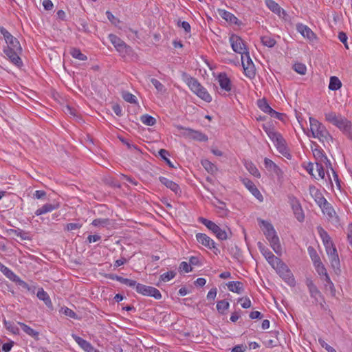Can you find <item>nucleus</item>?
<instances>
[{"mask_svg": "<svg viewBox=\"0 0 352 352\" xmlns=\"http://www.w3.org/2000/svg\"><path fill=\"white\" fill-rule=\"evenodd\" d=\"M263 129L268 137L274 143L278 152L285 157L289 155L285 141L282 135L270 127L263 126Z\"/></svg>", "mask_w": 352, "mask_h": 352, "instance_id": "nucleus-4", "label": "nucleus"}, {"mask_svg": "<svg viewBox=\"0 0 352 352\" xmlns=\"http://www.w3.org/2000/svg\"><path fill=\"white\" fill-rule=\"evenodd\" d=\"M108 222L109 219H96L92 221L91 224L94 226H105L108 224Z\"/></svg>", "mask_w": 352, "mask_h": 352, "instance_id": "nucleus-59", "label": "nucleus"}, {"mask_svg": "<svg viewBox=\"0 0 352 352\" xmlns=\"http://www.w3.org/2000/svg\"><path fill=\"white\" fill-rule=\"evenodd\" d=\"M218 14L222 19L232 24H238V19L231 12L223 9H217Z\"/></svg>", "mask_w": 352, "mask_h": 352, "instance_id": "nucleus-29", "label": "nucleus"}, {"mask_svg": "<svg viewBox=\"0 0 352 352\" xmlns=\"http://www.w3.org/2000/svg\"><path fill=\"white\" fill-rule=\"evenodd\" d=\"M176 275V273L173 271H169L166 273H164L160 276L161 280L164 282H168L173 279Z\"/></svg>", "mask_w": 352, "mask_h": 352, "instance_id": "nucleus-53", "label": "nucleus"}, {"mask_svg": "<svg viewBox=\"0 0 352 352\" xmlns=\"http://www.w3.org/2000/svg\"><path fill=\"white\" fill-rule=\"evenodd\" d=\"M230 304L226 300H221L217 303V309L220 314H224L225 311L229 308Z\"/></svg>", "mask_w": 352, "mask_h": 352, "instance_id": "nucleus-43", "label": "nucleus"}, {"mask_svg": "<svg viewBox=\"0 0 352 352\" xmlns=\"http://www.w3.org/2000/svg\"><path fill=\"white\" fill-rule=\"evenodd\" d=\"M309 194L314 199L316 204L320 206L325 204L327 199L323 197L321 192L314 186L311 185L309 188Z\"/></svg>", "mask_w": 352, "mask_h": 352, "instance_id": "nucleus-21", "label": "nucleus"}, {"mask_svg": "<svg viewBox=\"0 0 352 352\" xmlns=\"http://www.w3.org/2000/svg\"><path fill=\"white\" fill-rule=\"evenodd\" d=\"M320 208L322 209L324 214L328 217L329 220L334 221L336 222L338 221V218L334 209L327 201L325 202V204H322V206H320Z\"/></svg>", "mask_w": 352, "mask_h": 352, "instance_id": "nucleus-24", "label": "nucleus"}, {"mask_svg": "<svg viewBox=\"0 0 352 352\" xmlns=\"http://www.w3.org/2000/svg\"><path fill=\"white\" fill-rule=\"evenodd\" d=\"M159 180L162 184H164L166 188L171 190L176 195H179L182 192L179 185L175 182H173L172 180H170L164 177H160Z\"/></svg>", "mask_w": 352, "mask_h": 352, "instance_id": "nucleus-25", "label": "nucleus"}, {"mask_svg": "<svg viewBox=\"0 0 352 352\" xmlns=\"http://www.w3.org/2000/svg\"><path fill=\"white\" fill-rule=\"evenodd\" d=\"M63 314L69 317V318H77V315L71 309L68 308V307H65V308H63Z\"/></svg>", "mask_w": 352, "mask_h": 352, "instance_id": "nucleus-62", "label": "nucleus"}, {"mask_svg": "<svg viewBox=\"0 0 352 352\" xmlns=\"http://www.w3.org/2000/svg\"><path fill=\"white\" fill-rule=\"evenodd\" d=\"M324 162H316V168L318 174V177L321 179L324 177Z\"/></svg>", "mask_w": 352, "mask_h": 352, "instance_id": "nucleus-55", "label": "nucleus"}, {"mask_svg": "<svg viewBox=\"0 0 352 352\" xmlns=\"http://www.w3.org/2000/svg\"><path fill=\"white\" fill-rule=\"evenodd\" d=\"M308 250V253L314 263V265L318 263L319 261H320V256H318L317 252L316 251V250L311 247V246H309L307 249Z\"/></svg>", "mask_w": 352, "mask_h": 352, "instance_id": "nucleus-45", "label": "nucleus"}, {"mask_svg": "<svg viewBox=\"0 0 352 352\" xmlns=\"http://www.w3.org/2000/svg\"><path fill=\"white\" fill-rule=\"evenodd\" d=\"M267 261L274 270H276L278 267L279 263H280L281 262V260L279 258L275 256L274 255L272 256L270 258L267 259Z\"/></svg>", "mask_w": 352, "mask_h": 352, "instance_id": "nucleus-52", "label": "nucleus"}, {"mask_svg": "<svg viewBox=\"0 0 352 352\" xmlns=\"http://www.w3.org/2000/svg\"><path fill=\"white\" fill-rule=\"evenodd\" d=\"M136 292L144 296H151L154 298L159 300L162 298L160 292L155 287L147 286L140 283L136 285Z\"/></svg>", "mask_w": 352, "mask_h": 352, "instance_id": "nucleus-11", "label": "nucleus"}, {"mask_svg": "<svg viewBox=\"0 0 352 352\" xmlns=\"http://www.w3.org/2000/svg\"><path fill=\"white\" fill-rule=\"evenodd\" d=\"M0 32L7 43V47L3 50L22 51V47L16 38L14 37L5 28L0 26Z\"/></svg>", "mask_w": 352, "mask_h": 352, "instance_id": "nucleus-7", "label": "nucleus"}, {"mask_svg": "<svg viewBox=\"0 0 352 352\" xmlns=\"http://www.w3.org/2000/svg\"><path fill=\"white\" fill-rule=\"evenodd\" d=\"M309 126L312 137L318 139L324 146L330 145L333 142V138L326 126L316 118H309Z\"/></svg>", "mask_w": 352, "mask_h": 352, "instance_id": "nucleus-1", "label": "nucleus"}, {"mask_svg": "<svg viewBox=\"0 0 352 352\" xmlns=\"http://www.w3.org/2000/svg\"><path fill=\"white\" fill-rule=\"evenodd\" d=\"M179 269L181 272H184L185 273H188L192 271V268L190 264L187 262L182 261L179 267Z\"/></svg>", "mask_w": 352, "mask_h": 352, "instance_id": "nucleus-57", "label": "nucleus"}, {"mask_svg": "<svg viewBox=\"0 0 352 352\" xmlns=\"http://www.w3.org/2000/svg\"><path fill=\"white\" fill-rule=\"evenodd\" d=\"M72 337L78 343V344L86 352H96L94 347L87 340L81 338L80 337L72 334Z\"/></svg>", "mask_w": 352, "mask_h": 352, "instance_id": "nucleus-26", "label": "nucleus"}, {"mask_svg": "<svg viewBox=\"0 0 352 352\" xmlns=\"http://www.w3.org/2000/svg\"><path fill=\"white\" fill-rule=\"evenodd\" d=\"M18 324L20 325V327H21V329H23V331L27 333L28 336L35 338V339H38V332L35 331L34 329H32L30 327L28 326L27 324H25V323L23 322H18Z\"/></svg>", "mask_w": 352, "mask_h": 352, "instance_id": "nucleus-33", "label": "nucleus"}, {"mask_svg": "<svg viewBox=\"0 0 352 352\" xmlns=\"http://www.w3.org/2000/svg\"><path fill=\"white\" fill-rule=\"evenodd\" d=\"M122 96L123 99L128 102H130L131 104L137 103L136 97L133 94L128 91H123L122 93Z\"/></svg>", "mask_w": 352, "mask_h": 352, "instance_id": "nucleus-49", "label": "nucleus"}, {"mask_svg": "<svg viewBox=\"0 0 352 352\" xmlns=\"http://www.w3.org/2000/svg\"><path fill=\"white\" fill-rule=\"evenodd\" d=\"M229 40L231 47L234 52L243 54L248 51L245 42L240 36L236 34H232Z\"/></svg>", "mask_w": 352, "mask_h": 352, "instance_id": "nucleus-12", "label": "nucleus"}, {"mask_svg": "<svg viewBox=\"0 0 352 352\" xmlns=\"http://www.w3.org/2000/svg\"><path fill=\"white\" fill-rule=\"evenodd\" d=\"M276 273L290 286L295 285L294 277L287 265L281 261L278 267L275 270Z\"/></svg>", "mask_w": 352, "mask_h": 352, "instance_id": "nucleus-8", "label": "nucleus"}, {"mask_svg": "<svg viewBox=\"0 0 352 352\" xmlns=\"http://www.w3.org/2000/svg\"><path fill=\"white\" fill-rule=\"evenodd\" d=\"M338 38L344 45V47L346 49H349V46H348V44H347V36H346V34L344 32H340L339 33V34H338Z\"/></svg>", "mask_w": 352, "mask_h": 352, "instance_id": "nucleus-63", "label": "nucleus"}, {"mask_svg": "<svg viewBox=\"0 0 352 352\" xmlns=\"http://www.w3.org/2000/svg\"><path fill=\"white\" fill-rule=\"evenodd\" d=\"M265 1L267 8L279 16H281V14H285V11L274 0H265Z\"/></svg>", "mask_w": 352, "mask_h": 352, "instance_id": "nucleus-30", "label": "nucleus"}, {"mask_svg": "<svg viewBox=\"0 0 352 352\" xmlns=\"http://www.w3.org/2000/svg\"><path fill=\"white\" fill-rule=\"evenodd\" d=\"M177 128L180 129H184V128L182 126H178ZM185 130L188 131L187 135L190 138H192L193 140H198L200 142H206L208 140L207 135H206L205 134H204L203 133H201L199 131H195V130H193L190 128H186V129H185Z\"/></svg>", "mask_w": 352, "mask_h": 352, "instance_id": "nucleus-23", "label": "nucleus"}, {"mask_svg": "<svg viewBox=\"0 0 352 352\" xmlns=\"http://www.w3.org/2000/svg\"><path fill=\"white\" fill-rule=\"evenodd\" d=\"M199 221L204 224L207 228H208L212 233H214L216 237L219 240H226L228 239V234L226 232L222 230L219 226H217L213 221L205 219L204 217H199Z\"/></svg>", "mask_w": 352, "mask_h": 352, "instance_id": "nucleus-6", "label": "nucleus"}, {"mask_svg": "<svg viewBox=\"0 0 352 352\" xmlns=\"http://www.w3.org/2000/svg\"><path fill=\"white\" fill-rule=\"evenodd\" d=\"M109 38L119 53L122 54L128 53L130 47L119 37L115 34H111L109 35Z\"/></svg>", "mask_w": 352, "mask_h": 352, "instance_id": "nucleus-14", "label": "nucleus"}, {"mask_svg": "<svg viewBox=\"0 0 352 352\" xmlns=\"http://www.w3.org/2000/svg\"><path fill=\"white\" fill-rule=\"evenodd\" d=\"M245 166L248 172L256 178L261 177V173L256 166L252 162H246Z\"/></svg>", "mask_w": 352, "mask_h": 352, "instance_id": "nucleus-35", "label": "nucleus"}, {"mask_svg": "<svg viewBox=\"0 0 352 352\" xmlns=\"http://www.w3.org/2000/svg\"><path fill=\"white\" fill-rule=\"evenodd\" d=\"M314 267L316 268V272L320 276H324L327 274H328L324 265H323L321 261L314 264Z\"/></svg>", "mask_w": 352, "mask_h": 352, "instance_id": "nucleus-50", "label": "nucleus"}, {"mask_svg": "<svg viewBox=\"0 0 352 352\" xmlns=\"http://www.w3.org/2000/svg\"><path fill=\"white\" fill-rule=\"evenodd\" d=\"M71 55L73 58L78 59L80 60H86L87 57L86 55L83 54L79 49L73 48L71 50L70 52Z\"/></svg>", "mask_w": 352, "mask_h": 352, "instance_id": "nucleus-44", "label": "nucleus"}, {"mask_svg": "<svg viewBox=\"0 0 352 352\" xmlns=\"http://www.w3.org/2000/svg\"><path fill=\"white\" fill-rule=\"evenodd\" d=\"M293 68L295 72H296L297 73H298L301 75L305 74V73L307 72V67L302 63H295L293 66Z\"/></svg>", "mask_w": 352, "mask_h": 352, "instance_id": "nucleus-51", "label": "nucleus"}, {"mask_svg": "<svg viewBox=\"0 0 352 352\" xmlns=\"http://www.w3.org/2000/svg\"><path fill=\"white\" fill-rule=\"evenodd\" d=\"M261 41L262 44L267 47H273L276 43V40L270 36H261Z\"/></svg>", "mask_w": 352, "mask_h": 352, "instance_id": "nucleus-39", "label": "nucleus"}, {"mask_svg": "<svg viewBox=\"0 0 352 352\" xmlns=\"http://www.w3.org/2000/svg\"><path fill=\"white\" fill-rule=\"evenodd\" d=\"M258 107L261 110L266 113H272V108L269 105L265 99L258 100L257 102Z\"/></svg>", "mask_w": 352, "mask_h": 352, "instance_id": "nucleus-38", "label": "nucleus"}, {"mask_svg": "<svg viewBox=\"0 0 352 352\" xmlns=\"http://www.w3.org/2000/svg\"><path fill=\"white\" fill-rule=\"evenodd\" d=\"M258 246L261 254L265 256L266 260L274 255V254L267 248L265 247L261 242L258 243Z\"/></svg>", "mask_w": 352, "mask_h": 352, "instance_id": "nucleus-48", "label": "nucleus"}, {"mask_svg": "<svg viewBox=\"0 0 352 352\" xmlns=\"http://www.w3.org/2000/svg\"><path fill=\"white\" fill-rule=\"evenodd\" d=\"M0 271L10 280L13 281L15 278H16V275L8 267L5 266L0 262Z\"/></svg>", "mask_w": 352, "mask_h": 352, "instance_id": "nucleus-36", "label": "nucleus"}, {"mask_svg": "<svg viewBox=\"0 0 352 352\" xmlns=\"http://www.w3.org/2000/svg\"><path fill=\"white\" fill-rule=\"evenodd\" d=\"M3 324L7 330H8L9 331L14 334H19V328L14 324V322L11 321H8L6 320H3Z\"/></svg>", "mask_w": 352, "mask_h": 352, "instance_id": "nucleus-41", "label": "nucleus"}, {"mask_svg": "<svg viewBox=\"0 0 352 352\" xmlns=\"http://www.w3.org/2000/svg\"><path fill=\"white\" fill-rule=\"evenodd\" d=\"M289 201L296 218L298 221L302 222L305 219V214L298 199L294 197H289Z\"/></svg>", "mask_w": 352, "mask_h": 352, "instance_id": "nucleus-15", "label": "nucleus"}, {"mask_svg": "<svg viewBox=\"0 0 352 352\" xmlns=\"http://www.w3.org/2000/svg\"><path fill=\"white\" fill-rule=\"evenodd\" d=\"M218 82L221 88L226 91H231L232 85L230 78L225 73H221L218 76Z\"/></svg>", "mask_w": 352, "mask_h": 352, "instance_id": "nucleus-28", "label": "nucleus"}, {"mask_svg": "<svg viewBox=\"0 0 352 352\" xmlns=\"http://www.w3.org/2000/svg\"><path fill=\"white\" fill-rule=\"evenodd\" d=\"M306 285L309 289L311 297L314 298L316 303L322 305L324 302V298L313 281L311 279H307Z\"/></svg>", "mask_w": 352, "mask_h": 352, "instance_id": "nucleus-16", "label": "nucleus"}, {"mask_svg": "<svg viewBox=\"0 0 352 352\" xmlns=\"http://www.w3.org/2000/svg\"><path fill=\"white\" fill-rule=\"evenodd\" d=\"M325 119L336 126L349 139L352 140V123L351 121L332 111L325 113Z\"/></svg>", "mask_w": 352, "mask_h": 352, "instance_id": "nucleus-2", "label": "nucleus"}, {"mask_svg": "<svg viewBox=\"0 0 352 352\" xmlns=\"http://www.w3.org/2000/svg\"><path fill=\"white\" fill-rule=\"evenodd\" d=\"M3 52L10 59L11 63H12L14 65H16L19 68L22 67L23 62L21 58L19 57V54L22 52V51H16L13 50H3Z\"/></svg>", "mask_w": 352, "mask_h": 352, "instance_id": "nucleus-19", "label": "nucleus"}, {"mask_svg": "<svg viewBox=\"0 0 352 352\" xmlns=\"http://www.w3.org/2000/svg\"><path fill=\"white\" fill-rule=\"evenodd\" d=\"M196 239L199 243L204 245L205 247L210 249L216 250L214 253L217 254V252H219V250L215 247L214 241L206 234L198 233L196 234Z\"/></svg>", "mask_w": 352, "mask_h": 352, "instance_id": "nucleus-18", "label": "nucleus"}, {"mask_svg": "<svg viewBox=\"0 0 352 352\" xmlns=\"http://www.w3.org/2000/svg\"><path fill=\"white\" fill-rule=\"evenodd\" d=\"M261 226L263 227V232L274 252L280 256L282 254V248L280 244L279 238L271 223L265 221L259 220Z\"/></svg>", "mask_w": 352, "mask_h": 352, "instance_id": "nucleus-3", "label": "nucleus"}, {"mask_svg": "<svg viewBox=\"0 0 352 352\" xmlns=\"http://www.w3.org/2000/svg\"><path fill=\"white\" fill-rule=\"evenodd\" d=\"M151 82L155 87V89L157 90V91L161 93L166 91L165 87L158 80L155 78H152L151 80Z\"/></svg>", "mask_w": 352, "mask_h": 352, "instance_id": "nucleus-54", "label": "nucleus"}, {"mask_svg": "<svg viewBox=\"0 0 352 352\" xmlns=\"http://www.w3.org/2000/svg\"><path fill=\"white\" fill-rule=\"evenodd\" d=\"M36 296L40 300H43L47 307L52 306V301L50 298L47 293L45 292L43 288H41L38 290Z\"/></svg>", "mask_w": 352, "mask_h": 352, "instance_id": "nucleus-34", "label": "nucleus"}, {"mask_svg": "<svg viewBox=\"0 0 352 352\" xmlns=\"http://www.w3.org/2000/svg\"><path fill=\"white\" fill-rule=\"evenodd\" d=\"M13 282H15L19 286L21 287L23 289L27 290L28 292L34 293V291L32 289L30 286L24 280L21 279L18 276L15 279L13 280Z\"/></svg>", "mask_w": 352, "mask_h": 352, "instance_id": "nucleus-46", "label": "nucleus"}, {"mask_svg": "<svg viewBox=\"0 0 352 352\" xmlns=\"http://www.w3.org/2000/svg\"><path fill=\"white\" fill-rule=\"evenodd\" d=\"M238 302H240L241 307L243 308H244V309L250 308L251 307V305H252L251 304V300L248 297L239 298L238 299Z\"/></svg>", "mask_w": 352, "mask_h": 352, "instance_id": "nucleus-56", "label": "nucleus"}, {"mask_svg": "<svg viewBox=\"0 0 352 352\" xmlns=\"http://www.w3.org/2000/svg\"><path fill=\"white\" fill-rule=\"evenodd\" d=\"M82 227V224L79 223H69L65 226V229L67 231H72L74 230L80 229Z\"/></svg>", "mask_w": 352, "mask_h": 352, "instance_id": "nucleus-58", "label": "nucleus"}, {"mask_svg": "<svg viewBox=\"0 0 352 352\" xmlns=\"http://www.w3.org/2000/svg\"><path fill=\"white\" fill-rule=\"evenodd\" d=\"M159 155L166 162V163L168 165L170 168H174V165L170 162V160L168 158V156L170 155L169 152L166 151V149L162 148L158 151Z\"/></svg>", "mask_w": 352, "mask_h": 352, "instance_id": "nucleus-42", "label": "nucleus"}, {"mask_svg": "<svg viewBox=\"0 0 352 352\" xmlns=\"http://www.w3.org/2000/svg\"><path fill=\"white\" fill-rule=\"evenodd\" d=\"M318 231L322 241L325 250L334 247L333 241L328 233L320 226L318 227Z\"/></svg>", "mask_w": 352, "mask_h": 352, "instance_id": "nucleus-27", "label": "nucleus"}, {"mask_svg": "<svg viewBox=\"0 0 352 352\" xmlns=\"http://www.w3.org/2000/svg\"><path fill=\"white\" fill-rule=\"evenodd\" d=\"M264 165L267 170L273 172L278 180H281L284 177V172L283 170L276 164L272 160L265 157L264 159Z\"/></svg>", "mask_w": 352, "mask_h": 352, "instance_id": "nucleus-17", "label": "nucleus"}, {"mask_svg": "<svg viewBox=\"0 0 352 352\" xmlns=\"http://www.w3.org/2000/svg\"><path fill=\"white\" fill-rule=\"evenodd\" d=\"M318 342L322 348H324L328 352H337L334 348L329 345L324 340L319 339Z\"/></svg>", "mask_w": 352, "mask_h": 352, "instance_id": "nucleus-60", "label": "nucleus"}, {"mask_svg": "<svg viewBox=\"0 0 352 352\" xmlns=\"http://www.w3.org/2000/svg\"><path fill=\"white\" fill-rule=\"evenodd\" d=\"M241 63L245 75L250 79L253 78L255 76V67L248 51L241 54Z\"/></svg>", "mask_w": 352, "mask_h": 352, "instance_id": "nucleus-9", "label": "nucleus"}, {"mask_svg": "<svg viewBox=\"0 0 352 352\" xmlns=\"http://www.w3.org/2000/svg\"><path fill=\"white\" fill-rule=\"evenodd\" d=\"M186 82L190 89L198 97L207 102L212 101L211 96L196 78L189 76Z\"/></svg>", "mask_w": 352, "mask_h": 352, "instance_id": "nucleus-5", "label": "nucleus"}, {"mask_svg": "<svg viewBox=\"0 0 352 352\" xmlns=\"http://www.w3.org/2000/svg\"><path fill=\"white\" fill-rule=\"evenodd\" d=\"M64 112L65 113L69 114L73 117H77L76 111L69 105H67L64 107Z\"/></svg>", "mask_w": 352, "mask_h": 352, "instance_id": "nucleus-61", "label": "nucleus"}, {"mask_svg": "<svg viewBox=\"0 0 352 352\" xmlns=\"http://www.w3.org/2000/svg\"><path fill=\"white\" fill-rule=\"evenodd\" d=\"M296 30L304 38H307L310 41L316 38V34L307 25L302 23H298L296 25Z\"/></svg>", "mask_w": 352, "mask_h": 352, "instance_id": "nucleus-20", "label": "nucleus"}, {"mask_svg": "<svg viewBox=\"0 0 352 352\" xmlns=\"http://www.w3.org/2000/svg\"><path fill=\"white\" fill-rule=\"evenodd\" d=\"M201 163V165L204 167V168L208 173H212L215 171V170H216L215 166L212 162H210L209 160H202Z\"/></svg>", "mask_w": 352, "mask_h": 352, "instance_id": "nucleus-47", "label": "nucleus"}, {"mask_svg": "<svg viewBox=\"0 0 352 352\" xmlns=\"http://www.w3.org/2000/svg\"><path fill=\"white\" fill-rule=\"evenodd\" d=\"M243 184L251 192V193L259 201H262L263 197L255 184L249 179H242Z\"/></svg>", "mask_w": 352, "mask_h": 352, "instance_id": "nucleus-22", "label": "nucleus"}, {"mask_svg": "<svg viewBox=\"0 0 352 352\" xmlns=\"http://www.w3.org/2000/svg\"><path fill=\"white\" fill-rule=\"evenodd\" d=\"M342 86L341 81L336 76H331L330 78V82L329 85V89L330 90L336 91L339 89Z\"/></svg>", "mask_w": 352, "mask_h": 352, "instance_id": "nucleus-37", "label": "nucleus"}, {"mask_svg": "<svg viewBox=\"0 0 352 352\" xmlns=\"http://www.w3.org/2000/svg\"><path fill=\"white\" fill-rule=\"evenodd\" d=\"M326 252L333 271L336 274H340L341 272L340 262L336 247L327 249Z\"/></svg>", "mask_w": 352, "mask_h": 352, "instance_id": "nucleus-10", "label": "nucleus"}, {"mask_svg": "<svg viewBox=\"0 0 352 352\" xmlns=\"http://www.w3.org/2000/svg\"><path fill=\"white\" fill-rule=\"evenodd\" d=\"M311 151L313 155L316 160V162H324V166L327 168H331V164L328 160L327 157L324 155L323 150L319 146L316 142H313L311 146Z\"/></svg>", "mask_w": 352, "mask_h": 352, "instance_id": "nucleus-13", "label": "nucleus"}, {"mask_svg": "<svg viewBox=\"0 0 352 352\" xmlns=\"http://www.w3.org/2000/svg\"><path fill=\"white\" fill-rule=\"evenodd\" d=\"M140 120L143 124L147 126H153L156 123L155 118L148 114L142 116Z\"/></svg>", "mask_w": 352, "mask_h": 352, "instance_id": "nucleus-40", "label": "nucleus"}, {"mask_svg": "<svg viewBox=\"0 0 352 352\" xmlns=\"http://www.w3.org/2000/svg\"><path fill=\"white\" fill-rule=\"evenodd\" d=\"M58 205H54L52 204H44L41 208H38L35 211V214L36 216H39V215H41V214H43L47 213V212H50L52 210L56 209L58 208Z\"/></svg>", "mask_w": 352, "mask_h": 352, "instance_id": "nucleus-32", "label": "nucleus"}, {"mask_svg": "<svg viewBox=\"0 0 352 352\" xmlns=\"http://www.w3.org/2000/svg\"><path fill=\"white\" fill-rule=\"evenodd\" d=\"M228 289L236 294H241L243 291V284L240 281H230L227 284Z\"/></svg>", "mask_w": 352, "mask_h": 352, "instance_id": "nucleus-31", "label": "nucleus"}, {"mask_svg": "<svg viewBox=\"0 0 352 352\" xmlns=\"http://www.w3.org/2000/svg\"><path fill=\"white\" fill-rule=\"evenodd\" d=\"M177 25L179 27H182V28H184V30H185V32H190V25L189 24V23H188L187 21H179L177 22Z\"/></svg>", "mask_w": 352, "mask_h": 352, "instance_id": "nucleus-64", "label": "nucleus"}]
</instances>
